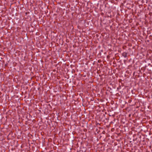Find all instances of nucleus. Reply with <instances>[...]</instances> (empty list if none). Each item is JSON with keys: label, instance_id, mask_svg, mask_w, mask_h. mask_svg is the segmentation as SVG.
Here are the masks:
<instances>
[{"label": "nucleus", "instance_id": "f257e3e1", "mask_svg": "<svg viewBox=\"0 0 152 152\" xmlns=\"http://www.w3.org/2000/svg\"><path fill=\"white\" fill-rule=\"evenodd\" d=\"M122 55L125 58H126L127 57V53L126 52H124L122 53Z\"/></svg>", "mask_w": 152, "mask_h": 152}]
</instances>
